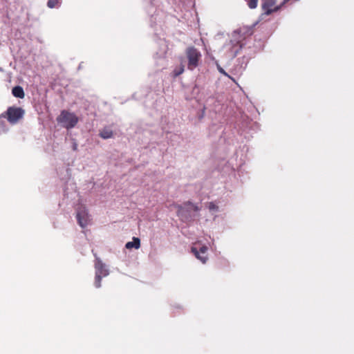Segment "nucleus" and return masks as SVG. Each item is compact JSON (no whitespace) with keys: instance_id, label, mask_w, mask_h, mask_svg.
Segmentation results:
<instances>
[{"instance_id":"1","label":"nucleus","mask_w":354,"mask_h":354,"mask_svg":"<svg viewBox=\"0 0 354 354\" xmlns=\"http://www.w3.org/2000/svg\"><path fill=\"white\" fill-rule=\"evenodd\" d=\"M259 24L255 21L251 26H244L232 31L230 39L224 44L228 57L235 58L241 51L243 55L236 60V70L241 73L247 67L250 59L254 56L257 50L256 47L248 45L249 39L253 34V28Z\"/></svg>"},{"instance_id":"2","label":"nucleus","mask_w":354,"mask_h":354,"mask_svg":"<svg viewBox=\"0 0 354 354\" xmlns=\"http://www.w3.org/2000/svg\"><path fill=\"white\" fill-rule=\"evenodd\" d=\"M175 207L177 209L176 215L183 223H190L199 217L201 207L190 201L176 204Z\"/></svg>"},{"instance_id":"3","label":"nucleus","mask_w":354,"mask_h":354,"mask_svg":"<svg viewBox=\"0 0 354 354\" xmlns=\"http://www.w3.org/2000/svg\"><path fill=\"white\" fill-rule=\"evenodd\" d=\"M94 266L95 271L94 286L96 288H99L102 286L101 281L102 278L109 274V269L108 266L103 263L99 257L95 258Z\"/></svg>"},{"instance_id":"4","label":"nucleus","mask_w":354,"mask_h":354,"mask_svg":"<svg viewBox=\"0 0 354 354\" xmlns=\"http://www.w3.org/2000/svg\"><path fill=\"white\" fill-rule=\"evenodd\" d=\"M3 113L10 124H15L24 117L25 111L21 107L12 106Z\"/></svg>"},{"instance_id":"5","label":"nucleus","mask_w":354,"mask_h":354,"mask_svg":"<svg viewBox=\"0 0 354 354\" xmlns=\"http://www.w3.org/2000/svg\"><path fill=\"white\" fill-rule=\"evenodd\" d=\"M220 142H223L227 145V150L230 151V147L234 146L236 147L237 138L235 136L234 131L232 129L231 126L225 127L223 131L222 135L220 136Z\"/></svg>"},{"instance_id":"6","label":"nucleus","mask_w":354,"mask_h":354,"mask_svg":"<svg viewBox=\"0 0 354 354\" xmlns=\"http://www.w3.org/2000/svg\"><path fill=\"white\" fill-rule=\"evenodd\" d=\"M186 55L188 60L187 68L192 71L198 66L201 53L195 47L192 46L187 48Z\"/></svg>"},{"instance_id":"7","label":"nucleus","mask_w":354,"mask_h":354,"mask_svg":"<svg viewBox=\"0 0 354 354\" xmlns=\"http://www.w3.org/2000/svg\"><path fill=\"white\" fill-rule=\"evenodd\" d=\"M76 219L78 225L82 227H86L91 222V218L88 209L83 205L76 209Z\"/></svg>"},{"instance_id":"8","label":"nucleus","mask_w":354,"mask_h":354,"mask_svg":"<svg viewBox=\"0 0 354 354\" xmlns=\"http://www.w3.org/2000/svg\"><path fill=\"white\" fill-rule=\"evenodd\" d=\"M59 121L67 129L73 128L78 122L77 117L73 113L62 111Z\"/></svg>"},{"instance_id":"9","label":"nucleus","mask_w":354,"mask_h":354,"mask_svg":"<svg viewBox=\"0 0 354 354\" xmlns=\"http://www.w3.org/2000/svg\"><path fill=\"white\" fill-rule=\"evenodd\" d=\"M154 0H145V10L147 15L150 17V26L153 27L155 24L157 23V16L158 14L157 13V10L155 3H153Z\"/></svg>"},{"instance_id":"10","label":"nucleus","mask_w":354,"mask_h":354,"mask_svg":"<svg viewBox=\"0 0 354 354\" xmlns=\"http://www.w3.org/2000/svg\"><path fill=\"white\" fill-rule=\"evenodd\" d=\"M99 136L104 140H107L113 136V131L109 127H105L100 130Z\"/></svg>"},{"instance_id":"11","label":"nucleus","mask_w":354,"mask_h":354,"mask_svg":"<svg viewBox=\"0 0 354 354\" xmlns=\"http://www.w3.org/2000/svg\"><path fill=\"white\" fill-rule=\"evenodd\" d=\"M6 117L3 113L0 114V135L7 133L9 131V127L6 122Z\"/></svg>"},{"instance_id":"12","label":"nucleus","mask_w":354,"mask_h":354,"mask_svg":"<svg viewBox=\"0 0 354 354\" xmlns=\"http://www.w3.org/2000/svg\"><path fill=\"white\" fill-rule=\"evenodd\" d=\"M281 9V8L280 7L279 5H277L276 6H274V8L270 7L268 10H266V11H265L261 14V15L259 16V20H257V21L259 22L260 21L263 19V17L265 16H268L274 12H277L279 11Z\"/></svg>"},{"instance_id":"13","label":"nucleus","mask_w":354,"mask_h":354,"mask_svg":"<svg viewBox=\"0 0 354 354\" xmlns=\"http://www.w3.org/2000/svg\"><path fill=\"white\" fill-rule=\"evenodd\" d=\"M12 94L14 97L22 99L25 96L24 88L21 86H15L12 88Z\"/></svg>"},{"instance_id":"14","label":"nucleus","mask_w":354,"mask_h":354,"mask_svg":"<svg viewBox=\"0 0 354 354\" xmlns=\"http://www.w3.org/2000/svg\"><path fill=\"white\" fill-rule=\"evenodd\" d=\"M140 247V239L138 237H133L131 241H129L125 244L127 249H138Z\"/></svg>"},{"instance_id":"15","label":"nucleus","mask_w":354,"mask_h":354,"mask_svg":"<svg viewBox=\"0 0 354 354\" xmlns=\"http://www.w3.org/2000/svg\"><path fill=\"white\" fill-rule=\"evenodd\" d=\"M192 253L195 255V257L199 259L203 263H205L207 260V255L206 254H201L198 249L195 247H192Z\"/></svg>"},{"instance_id":"16","label":"nucleus","mask_w":354,"mask_h":354,"mask_svg":"<svg viewBox=\"0 0 354 354\" xmlns=\"http://www.w3.org/2000/svg\"><path fill=\"white\" fill-rule=\"evenodd\" d=\"M62 0H48L46 6L50 9L59 8L62 6Z\"/></svg>"},{"instance_id":"17","label":"nucleus","mask_w":354,"mask_h":354,"mask_svg":"<svg viewBox=\"0 0 354 354\" xmlns=\"http://www.w3.org/2000/svg\"><path fill=\"white\" fill-rule=\"evenodd\" d=\"M261 8L263 12L266 11L270 7H272L276 3V0H261Z\"/></svg>"},{"instance_id":"18","label":"nucleus","mask_w":354,"mask_h":354,"mask_svg":"<svg viewBox=\"0 0 354 354\" xmlns=\"http://www.w3.org/2000/svg\"><path fill=\"white\" fill-rule=\"evenodd\" d=\"M247 2L248 7L250 9H254L257 7L258 0H244Z\"/></svg>"},{"instance_id":"19","label":"nucleus","mask_w":354,"mask_h":354,"mask_svg":"<svg viewBox=\"0 0 354 354\" xmlns=\"http://www.w3.org/2000/svg\"><path fill=\"white\" fill-rule=\"evenodd\" d=\"M200 93V88L197 84H195L192 90V96L194 98L197 97Z\"/></svg>"},{"instance_id":"20","label":"nucleus","mask_w":354,"mask_h":354,"mask_svg":"<svg viewBox=\"0 0 354 354\" xmlns=\"http://www.w3.org/2000/svg\"><path fill=\"white\" fill-rule=\"evenodd\" d=\"M184 71V66L183 65H180L179 67L176 68L174 70V75L175 77H177L182 74Z\"/></svg>"},{"instance_id":"21","label":"nucleus","mask_w":354,"mask_h":354,"mask_svg":"<svg viewBox=\"0 0 354 354\" xmlns=\"http://www.w3.org/2000/svg\"><path fill=\"white\" fill-rule=\"evenodd\" d=\"M209 211L216 212L218 211V207L213 202H210L208 205Z\"/></svg>"},{"instance_id":"22","label":"nucleus","mask_w":354,"mask_h":354,"mask_svg":"<svg viewBox=\"0 0 354 354\" xmlns=\"http://www.w3.org/2000/svg\"><path fill=\"white\" fill-rule=\"evenodd\" d=\"M198 252L201 253V254H206V252H207V247L205 246V245H203L202 247L200 248L199 250H198Z\"/></svg>"},{"instance_id":"23","label":"nucleus","mask_w":354,"mask_h":354,"mask_svg":"<svg viewBox=\"0 0 354 354\" xmlns=\"http://www.w3.org/2000/svg\"><path fill=\"white\" fill-rule=\"evenodd\" d=\"M290 0H283L280 4V7L282 8L283 6L289 1Z\"/></svg>"},{"instance_id":"24","label":"nucleus","mask_w":354,"mask_h":354,"mask_svg":"<svg viewBox=\"0 0 354 354\" xmlns=\"http://www.w3.org/2000/svg\"><path fill=\"white\" fill-rule=\"evenodd\" d=\"M290 0H283L280 4V7L282 8L283 6L289 1Z\"/></svg>"},{"instance_id":"25","label":"nucleus","mask_w":354,"mask_h":354,"mask_svg":"<svg viewBox=\"0 0 354 354\" xmlns=\"http://www.w3.org/2000/svg\"><path fill=\"white\" fill-rule=\"evenodd\" d=\"M290 0H283L280 4V7L282 8L283 6L289 1Z\"/></svg>"},{"instance_id":"26","label":"nucleus","mask_w":354,"mask_h":354,"mask_svg":"<svg viewBox=\"0 0 354 354\" xmlns=\"http://www.w3.org/2000/svg\"><path fill=\"white\" fill-rule=\"evenodd\" d=\"M290 0H283L280 4V7L282 8L283 6L289 1Z\"/></svg>"},{"instance_id":"27","label":"nucleus","mask_w":354,"mask_h":354,"mask_svg":"<svg viewBox=\"0 0 354 354\" xmlns=\"http://www.w3.org/2000/svg\"><path fill=\"white\" fill-rule=\"evenodd\" d=\"M77 148V145L76 143H74L73 145V149L74 151H76Z\"/></svg>"},{"instance_id":"28","label":"nucleus","mask_w":354,"mask_h":354,"mask_svg":"<svg viewBox=\"0 0 354 354\" xmlns=\"http://www.w3.org/2000/svg\"><path fill=\"white\" fill-rule=\"evenodd\" d=\"M216 126L215 124L212 125L210 127V131H212L214 130V129H216Z\"/></svg>"},{"instance_id":"29","label":"nucleus","mask_w":354,"mask_h":354,"mask_svg":"<svg viewBox=\"0 0 354 354\" xmlns=\"http://www.w3.org/2000/svg\"><path fill=\"white\" fill-rule=\"evenodd\" d=\"M219 71H220V72H221V73H225V72H224V71H223V68H220V70H219Z\"/></svg>"},{"instance_id":"30","label":"nucleus","mask_w":354,"mask_h":354,"mask_svg":"<svg viewBox=\"0 0 354 354\" xmlns=\"http://www.w3.org/2000/svg\"><path fill=\"white\" fill-rule=\"evenodd\" d=\"M0 71H1V72H3V69L1 67H0Z\"/></svg>"}]
</instances>
